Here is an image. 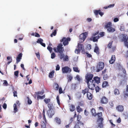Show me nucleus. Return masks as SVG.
Instances as JSON below:
<instances>
[{"label":"nucleus","mask_w":128,"mask_h":128,"mask_svg":"<svg viewBox=\"0 0 128 128\" xmlns=\"http://www.w3.org/2000/svg\"><path fill=\"white\" fill-rule=\"evenodd\" d=\"M76 108L77 112H78L80 113L83 111L82 109L80 107V106H78Z\"/></svg>","instance_id":"cd10ccee"},{"label":"nucleus","mask_w":128,"mask_h":128,"mask_svg":"<svg viewBox=\"0 0 128 128\" xmlns=\"http://www.w3.org/2000/svg\"><path fill=\"white\" fill-rule=\"evenodd\" d=\"M86 54L88 58H90L92 57V55L91 54H88L87 52H86Z\"/></svg>","instance_id":"13d9d810"},{"label":"nucleus","mask_w":128,"mask_h":128,"mask_svg":"<svg viewBox=\"0 0 128 128\" xmlns=\"http://www.w3.org/2000/svg\"><path fill=\"white\" fill-rule=\"evenodd\" d=\"M22 53H20L18 55L16 59V64L18 63L20 61V60L22 58Z\"/></svg>","instance_id":"4468645a"},{"label":"nucleus","mask_w":128,"mask_h":128,"mask_svg":"<svg viewBox=\"0 0 128 128\" xmlns=\"http://www.w3.org/2000/svg\"><path fill=\"white\" fill-rule=\"evenodd\" d=\"M48 106L49 108V109H53L52 108V107L53 106V104L51 102L48 103Z\"/></svg>","instance_id":"c9c22d12"},{"label":"nucleus","mask_w":128,"mask_h":128,"mask_svg":"<svg viewBox=\"0 0 128 128\" xmlns=\"http://www.w3.org/2000/svg\"><path fill=\"white\" fill-rule=\"evenodd\" d=\"M84 104V103L83 101H81L78 102V106H83Z\"/></svg>","instance_id":"ea45409f"},{"label":"nucleus","mask_w":128,"mask_h":128,"mask_svg":"<svg viewBox=\"0 0 128 128\" xmlns=\"http://www.w3.org/2000/svg\"><path fill=\"white\" fill-rule=\"evenodd\" d=\"M115 5V4H111L109 5V6H106L104 7V8L105 9H107L108 8H112L114 7Z\"/></svg>","instance_id":"2f4dec72"},{"label":"nucleus","mask_w":128,"mask_h":128,"mask_svg":"<svg viewBox=\"0 0 128 128\" xmlns=\"http://www.w3.org/2000/svg\"><path fill=\"white\" fill-rule=\"evenodd\" d=\"M104 34L105 33L104 32H100L99 34V37H102L104 35Z\"/></svg>","instance_id":"5fc2aeb1"},{"label":"nucleus","mask_w":128,"mask_h":128,"mask_svg":"<svg viewBox=\"0 0 128 128\" xmlns=\"http://www.w3.org/2000/svg\"><path fill=\"white\" fill-rule=\"evenodd\" d=\"M13 106L14 107V112L16 113L18 111V108H17V106L16 104H14Z\"/></svg>","instance_id":"4c0bfd02"},{"label":"nucleus","mask_w":128,"mask_h":128,"mask_svg":"<svg viewBox=\"0 0 128 128\" xmlns=\"http://www.w3.org/2000/svg\"><path fill=\"white\" fill-rule=\"evenodd\" d=\"M98 117V119L97 120V122H99L100 120H101V121H103L104 119L102 117V113L101 112H98L97 114Z\"/></svg>","instance_id":"9b49d317"},{"label":"nucleus","mask_w":128,"mask_h":128,"mask_svg":"<svg viewBox=\"0 0 128 128\" xmlns=\"http://www.w3.org/2000/svg\"><path fill=\"white\" fill-rule=\"evenodd\" d=\"M107 30L108 31L110 32H113L115 31V29L112 28V26H110L108 28Z\"/></svg>","instance_id":"aec40b11"},{"label":"nucleus","mask_w":128,"mask_h":128,"mask_svg":"<svg viewBox=\"0 0 128 128\" xmlns=\"http://www.w3.org/2000/svg\"><path fill=\"white\" fill-rule=\"evenodd\" d=\"M99 122H100V123L98 124L97 128H98L99 127L100 128H102L103 126V121L102 122L100 120Z\"/></svg>","instance_id":"c85d7f7f"},{"label":"nucleus","mask_w":128,"mask_h":128,"mask_svg":"<svg viewBox=\"0 0 128 128\" xmlns=\"http://www.w3.org/2000/svg\"><path fill=\"white\" fill-rule=\"evenodd\" d=\"M43 42V40L41 38H39L36 41V42L38 43H39L40 44Z\"/></svg>","instance_id":"a19ab883"},{"label":"nucleus","mask_w":128,"mask_h":128,"mask_svg":"<svg viewBox=\"0 0 128 128\" xmlns=\"http://www.w3.org/2000/svg\"><path fill=\"white\" fill-rule=\"evenodd\" d=\"M109 104L111 108H112L114 106V104L112 102H109Z\"/></svg>","instance_id":"052dcab7"},{"label":"nucleus","mask_w":128,"mask_h":128,"mask_svg":"<svg viewBox=\"0 0 128 128\" xmlns=\"http://www.w3.org/2000/svg\"><path fill=\"white\" fill-rule=\"evenodd\" d=\"M112 26V24L111 22H109L106 23L104 26V28H106L107 29L108 28H109L110 26Z\"/></svg>","instance_id":"2eb2a0df"},{"label":"nucleus","mask_w":128,"mask_h":128,"mask_svg":"<svg viewBox=\"0 0 128 128\" xmlns=\"http://www.w3.org/2000/svg\"><path fill=\"white\" fill-rule=\"evenodd\" d=\"M18 71H15L14 72V75L18 77Z\"/></svg>","instance_id":"e2e57ef3"},{"label":"nucleus","mask_w":128,"mask_h":128,"mask_svg":"<svg viewBox=\"0 0 128 128\" xmlns=\"http://www.w3.org/2000/svg\"><path fill=\"white\" fill-rule=\"evenodd\" d=\"M63 45L62 44H60L58 46L57 48V52L63 53L64 51V48L62 47Z\"/></svg>","instance_id":"6e6552de"},{"label":"nucleus","mask_w":128,"mask_h":128,"mask_svg":"<svg viewBox=\"0 0 128 128\" xmlns=\"http://www.w3.org/2000/svg\"><path fill=\"white\" fill-rule=\"evenodd\" d=\"M122 38H121V41L122 42H124L128 40V36L126 34H122Z\"/></svg>","instance_id":"ddd939ff"},{"label":"nucleus","mask_w":128,"mask_h":128,"mask_svg":"<svg viewBox=\"0 0 128 128\" xmlns=\"http://www.w3.org/2000/svg\"><path fill=\"white\" fill-rule=\"evenodd\" d=\"M73 70L74 71L77 72H79L80 70L78 69V68L77 67H74L73 68Z\"/></svg>","instance_id":"58836bf2"},{"label":"nucleus","mask_w":128,"mask_h":128,"mask_svg":"<svg viewBox=\"0 0 128 128\" xmlns=\"http://www.w3.org/2000/svg\"><path fill=\"white\" fill-rule=\"evenodd\" d=\"M45 95H44L42 96L38 95L37 96V100L39 99H42L44 98H45Z\"/></svg>","instance_id":"f704fd0d"},{"label":"nucleus","mask_w":128,"mask_h":128,"mask_svg":"<svg viewBox=\"0 0 128 128\" xmlns=\"http://www.w3.org/2000/svg\"><path fill=\"white\" fill-rule=\"evenodd\" d=\"M109 85V84L108 82L104 81L102 82V88H105L108 86Z\"/></svg>","instance_id":"a211bd4d"},{"label":"nucleus","mask_w":128,"mask_h":128,"mask_svg":"<svg viewBox=\"0 0 128 128\" xmlns=\"http://www.w3.org/2000/svg\"><path fill=\"white\" fill-rule=\"evenodd\" d=\"M92 41L94 42H98V40L100 38V37L99 36H96L92 37Z\"/></svg>","instance_id":"b1692460"},{"label":"nucleus","mask_w":128,"mask_h":128,"mask_svg":"<svg viewBox=\"0 0 128 128\" xmlns=\"http://www.w3.org/2000/svg\"><path fill=\"white\" fill-rule=\"evenodd\" d=\"M114 94L116 95H118L120 94L119 91L118 89L116 88L114 91Z\"/></svg>","instance_id":"c756f323"},{"label":"nucleus","mask_w":128,"mask_h":128,"mask_svg":"<svg viewBox=\"0 0 128 128\" xmlns=\"http://www.w3.org/2000/svg\"><path fill=\"white\" fill-rule=\"evenodd\" d=\"M58 56H59L60 58L62 60L64 58V55L63 53H60V54H58Z\"/></svg>","instance_id":"e433bc0d"},{"label":"nucleus","mask_w":128,"mask_h":128,"mask_svg":"<svg viewBox=\"0 0 128 128\" xmlns=\"http://www.w3.org/2000/svg\"><path fill=\"white\" fill-rule=\"evenodd\" d=\"M109 122H110V123L112 125V127H115L116 126V125L113 124L112 122V120H109Z\"/></svg>","instance_id":"6e6d98bb"},{"label":"nucleus","mask_w":128,"mask_h":128,"mask_svg":"<svg viewBox=\"0 0 128 128\" xmlns=\"http://www.w3.org/2000/svg\"><path fill=\"white\" fill-rule=\"evenodd\" d=\"M70 38L64 37L61 40V42H63V44L64 46L68 45V41H70Z\"/></svg>","instance_id":"423d86ee"},{"label":"nucleus","mask_w":128,"mask_h":128,"mask_svg":"<svg viewBox=\"0 0 128 128\" xmlns=\"http://www.w3.org/2000/svg\"><path fill=\"white\" fill-rule=\"evenodd\" d=\"M47 49L49 50V51L50 52V53H51L52 52V48L50 46H48L47 47Z\"/></svg>","instance_id":"4d7b16f0"},{"label":"nucleus","mask_w":128,"mask_h":128,"mask_svg":"<svg viewBox=\"0 0 128 128\" xmlns=\"http://www.w3.org/2000/svg\"><path fill=\"white\" fill-rule=\"evenodd\" d=\"M62 71L63 73H67L70 72L72 70L68 66H65L62 68Z\"/></svg>","instance_id":"20e7f679"},{"label":"nucleus","mask_w":128,"mask_h":128,"mask_svg":"<svg viewBox=\"0 0 128 128\" xmlns=\"http://www.w3.org/2000/svg\"><path fill=\"white\" fill-rule=\"evenodd\" d=\"M54 89L56 90H58L59 88L58 84L56 82H55L54 83Z\"/></svg>","instance_id":"a878e982"},{"label":"nucleus","mask_w":128,"mask_h":128,"mask_svg":"<svg viewBox=\"0 0 128 128\" xmlns=\"http://www.w3.org/2000/svg\"><path fill=\"white\" fill-rule=\"evenodd\" d=\"M13 96H17V92L16 91H14L13 92Z\"/></svg>","instance_id":"0e129e2a"},{"label":"nucleus","mask_w":128,"mask_h":128,"mask_svg":"<svg viewBox=\"0 0 128 128\" xmlns=\"http://www.w3.org/2000/svg\"><path fill=\"white\" fill-rule=\"evenodd\" d=\"M116 57L115 55H112L110 59L109 60V62L110 64H113L115 61Z\"/></svg>","instance_id":"dca6fc26"},{"label":"nucleus","mask_w":128,"mask_h":128,"mask_svg":"<svg viewBox=\"0 0 128 128\" xmlns=\"http://www.w3.org/2000/svg\"><path fill=\"white\" fill-rule=\"evenodd\" d=\"M27 98L28 99V104H31L32 103V101L28 97Z\"/></svg>","instance_id":"864d4df0"},{"label":"nucleus","mask_w":128,"mask_h":128,"mask_svg":"<svg viewBox=\"0 0 128 128\" xmlns=\"http://www.w3.org/2000/svg\"><path fill=\"white\" fill-rule=\"evenodd\" d=\"M112 41L109 43L107 46L108 48H111L112 45Z\"/></svg>","instance_id":"49530a36"},{"label":"nucleus","mask_w":128,"mask_h":128,"mask_svg":"<svg viewBox=\"0 0 128 128\" xmlns=\"http://www.w3.org/2000/svg\"><path fill=\"white\" fill-rule=\"evenodd\" d=\"M54 70H52L50 72L49 75V77L50 78H52L54 75Z\"/></svg>","instance_id":"7c9ffc66"},{"label":"nucleus","mask_w":128,"mask_h":128,"mask_svg":"<svg viewBox=\"0 0 128 128\" xmlns=\"http://www.w3.org/2000/svg\"><path fill=\"white\" fill-rule=\"evenodd\" d=\"M80 50L78 48L76 49L75 51V52L77 54H79L80 52Z\"/></svg>","instance_id":"bf43d9fd"},{"label":"nucleus","mask_w":128,"mask_h":128,"mask_svg":"<svg viewBox=\"0 0 128 128\" xmlns=\"http://www.w3.org/2000/svg\"><path fill=\"white\" fill-rule=\"evenodd\" d=\"M59 89V92L60 94L62 93L64 94V92L62 91V88L61 87H60L59 88H58Z\"/></svg>","instance_id":"37998d69"},{"label":"nucleus","mask_w":128,"mask_h":128,"mask_svg":"<svg viewBox=\"0 0 128 128\" xmlns=\"http://www.w3.org/2000/svg\"><path fill=\"white\" fill-rule=\"evenodd\" d=\"M91 112L92 116H96L97 114L96 113V110L95 109L92 108L91 110Z\"/></svg>","instance_id":"5701e85b"},{"label":"nucleus","mask_w":128,"mask_h":128,"mask_svg":"<svg viewBox=\"0 0 128 128\" xmlns=\"http://www.w3.org/2000/svg\"><path fill=\"white\" fill-rule=\"evenodd\" d=\"M78 122L76 124H77L78 125H79V124L80 125H84V124L82 122L80 121L79 120H78V117L77 119Z\"/></svg>","instance_id":"79ce46f5"},{"label":"nucleus","mask_w":128,"mask_h":128,"mask_svg":"<svg viewBox=\"0 0 128 128\" xmlns=\"http://www.w3.org/2000/svg\"><path fill=\"white\" fill-rule=\"evenodd\" d=\"M56 30H55L54 32H52L50 34V36L52 37L53 36H56Z\"/></svg>","instance_id":"c03bdc74"},{"label":"nucleus","mask_w":128,"mask_h":128,"mask_svg":"<svg viewBox=\"0 0 128 128\" xmlns=\"http://www.w3.org/2000/svg\"><path fill=\"white\" fill-rule=\"evenodd\" d=\"M101 90V88L98 86H97L95 88V90L96 92H99L100 90Z\"/></svg>","instance_id":"a18cd8bd"},{"label":"nucleus","mask_w":128,"mask_h":128,"mask_svg":"<svg viewBox=\"0 0 128 128\" xmlns=\"http://www.w3.org/2000/svg\"><path fill=\"white\" fill-rule=\"evenodd\" d=\"M40 126L41 128H46V124L44 121H41Z\"/></svg>","instance_id":"bb28decb"},{"label":"nucleus","mask_w":128,"mask_h":128,"mask_svg":"<svg viewBox=\"0 0 128 128\" xmlns=\"http://www.w3.org/2000/svg\"><path fill=\"white\" fill-rule=\"evenodd\" d=\"M64 61H68V56L66 55L63 58Z\"/></svg>","instance_id":"09e8293b"},{"label":"nucleus","mask_w":128,"mask_h":128,"mask_svg":"<svg viewBox=\"0 0 128 128\" xmlns=\"http://www.w3.org/2000/svg\"><path fill=\"white\" fill-rule=\"evenodd\" d=\"M50 118H52L54 114V111L53 109H49L47 112Z\"/></svg>","instance_id":"1a4fd4ad"},{"label":"nucleus","mask_w":128,"mask_h":128,"mask_svg":"<svg viewBox=\"0 0 128 128\" xmlns=\"http://www.w3.org/2000/svg\"><path fill=\"white\" fill-rule=\"evenodd\" d=\"M54 121L58 124H60L61 123V120L59 118L56 117L54 118Z\"/></svg>","instance_id":"412c9836"},{"label":"nucleus","mask_w":128,"mask_h":128,"mask_svg":"<svg viewBox=\"0 0 128 128\" xmlns=\"http://www.w3.org/2000/svg\"><path fill=\"white\" fill-rule=\"evenodd\" d=\"M100 10H95L94 11V14H95V15L96 16H97L98 15V14H99V11H100Z\"/></svg>","instance_id":"de8ad7c7"},{"label":"nucleus","mask_w":128,"mask_h":128,"mask_svg":"<svg viewBox=\"0 0 128 128\" xmlns=\"http://www.w3.org/2000/svg\"><path fill=\"white\" fill-rule=\"evenodd\" d=\"M82 92L84 95L86 93V97L88 100H90L92 99L93 97V95L89 92V89L87 88H86L82 90Z\"/></svg>","instance_id":"f257e3e1"},{"label":"nucleus","mask_w":128,"mask_h":128,"mask_svg":"<svg viewBox=\"0 0 128 128\" xmlns=\"http://www.w3.org/2000/svg\"><path fill=\"white\" fill-rule=\"evenodd\" d=\"M44 101L45 103L46 104H48L50 101V100L49 98H45L44 100Z\"/></svg>","instance_id":"473e14b6"},{"label":"nucleus","mask_w":128,"mask_h":128,"mask_svg":"<svg viewBox=\"0 0 128 128\" xmlns=\"http://www.w3.org/2000/svg\"><path fill=\"white\" fill-rule=\"evenodd\" d=\"M87 34L86 32L80 34V39L83 40V42L84 41L87 37Z\"/></svg>","instance_id":"f8f14e48"},{"label":"nucleus","mask_w":128,"mask_h":128,"mask_svg":"<svg viewBox=\"0 0 128 128\" xmlns=\"http://www.w3.org/2000/svg\"><path fill=\"white\" fill-rule=\"evenodd\" d=\"M84 114L86 116H88L89 114V112L88 111H87L86 110H84Z\"/></svg>","instance_id":"338daca9"},{"label":"nucleus","mask_w":128,"mask_h":128,"mask_svg":"<svg viewBox=\"0 0 128 128\" xmlns=\"http://www.w3.org/2000/svg\"><path fill=\"white\" fill-rule=\"evenodd\" d=\"M94 79L95 82L98 84L100 82V78L98 76H96L94 78Z\"/></svg>","instance_id":"6ab92c4d"},{"label":"nucleus","mask_w":128,"mask_h":128,"mask_svg":"<svg viewBox=\"0 0 128 128\" xmlns=\"http://www.w3.org/2000/svg\"><path fill=\"white\" fill-rule=\"evenodd\" d=\"M76 78L78 81H80V76L79 75H76Z\"/></svg>","instance_id":"774afa93"},{"label":"nucleus","mask_w":128,"mask_h":128,"mask_svg":"<svg viewBox=\"0 0 128 128\" xmlns=\"http://www.w3.org/2000/svg\"><path fill=\"white\" fill-rule=\"evenodd\" d=\"M78 48L80 51L84 49V46L82 44L78 43Z\"/></svg>","instance_id":"4be33fe9"},{"label":"nucleus","mask_w":128,"mask_h":128,"mask_svg":"<svg viewBox=\"0 0 128 128\" xmlns=\"http://www.w3.org/2000/svg\"><path fill=\"white\" fill-rule=\"evenodd\" d=\"M104 67V64L103 62H99L96 67V72H99L103 69Z\"/></svg>","instance_id":"7ed1b4c3"},{"label":"nucleus","mask_w":128,"mask_h":128,"mask_svg":"<svg viewBox=\"0 0 128 128\" xmlns=\"http://www.w3.org/2000/svg\"><path fill=\"white\" fill-rule=\"evenodd\" d=\"M96 46L94 48V51L97 54L99 55L100 54L99 48L96 44Z\"/></svg>","instance_id":"f3484780"},{"label":"nucleus","mask_w":128,"mask_h":128,"mask_svg":"<svg viewBox=\"0 0 128 128\" xmlns=\"http://www.w3.org/2000/svg\"><path fill=\"white\" fill-rule=\"evenodd\" d=\"M99 110H101L102 112L104 111V108L102 106H100L98 108Z\"/></svg>","instance_id":"680f3d73"},{"label":"nucleus","mask_w":128,"mask_h":128,"mask_svg":"<svg viewBox=\"0 0 128 128\" xmlns=\"http://www.w3.org/2000/svg\"><path fill=\"white\" fill-rule=\"evenodd\" d=\"M116 109L118 112H122L124 110V107L122 105H118L116 106Z\"/></svg>","instance_id":"9d476101"},{"label":"nucleus","mask_w":128,"mask_h":128,"mask_svg":"<svg viewBox=\"0 0 128 128\" xmlns=\"http://www.w3.org/2000/svg\"><path fill=\"white\" fill-rule=\"evenodd\" d=\"M44 92V90H42L41 92L38 91L37 92V94H38L42 95Z\"/></svg>","instance_id":"3c124183"},{"label":"nucleus","mask_w":128,"mask_h":128,"mask_svg":"<svg viewBox=\"0 0 128 128\" xmlns=\"http://www.w3.org/2000/svg\"><path fill=\"white\" fill-rule=\"evenodd\" d=\"M108 78V75L106 74H104L103 77V78L104 80H106Z\"/></svg>","instance_id":"603ef678"},{"label":"nucleus","mask_w":128,"mask_h":128,"mask_svg":"<svg viewBox=\"0 0 128 128\" xmlns=\"http://www.w3.org/2000/svg\"><path fill=\"white\" fill-rule=\"evenodd\" d=\"M70 111L73 112L75 110V106L74 105L71 104L70 106Z\"/></svg>","instance_id":"393cba45"},{"label":"nucleus","mask_w":128,"mask_h":128,"mask_svg":"<svg viewBox=\"0 0 128 128\" xmlns=\"http://www.w3.org/2000/svg\"><path fill=\"white\" fill-rule=\"evenodd\" d=\"M108 102V99L106 96H102L100 99V102L102 104H106Z\"/></svg>","instance_id":"39448f33"},{"label":"nucleus","mask_w":128,"mask_h":128,"mask_svg":"<svg viewBox=\"0 0 128 128\" xmlns=\"http://www.w3.org/2000/svg\"><path fill=\"white\" fill-rule=\"evenodd\" d=\"M56 56V55L55 53L54 52H52L51 54V58L52 59H53Z\"/></svg>","instance_id":"8fccbe9b"},{"label":"nucleus","mask_w":128,"mask_h":128,"mask_svg":"<svg viewBox=\"0 0 128 128\" xmlns=\"http://www.w3.org/2000/svg\"><path fill=\"white\" fill-rule=\"evenodd\" d=\"M93 76V75L92 74L90 73H88L85 76V78L86 80V82L87 84H88L91 81L92 82V80Z\"/></svg>","instance_id":"f03ea898"},{"label":"nucleus","mask_w":128,"mask_h":128,"mask_svg":"<svg viewBox=\"0 0 128 128\" xmlns=\"http://www.w3.org/2000/svg\"><path fill=\"white\" fill-rule=\"evenodd\" d=\"M124 96V97H128V91L126 90H124L123 92Z\"/></svg>","instance_id":"72a5a7b5"},{"label":"nucleus","mask_w":128,"mask_h":128,"mask_svg":"<svg viewBox=\"0 0 128 128\" xmlns=\"http://www.w3.org/2000/svg\"><path fill=\"white\" fill-rule=\"evenodd\" d=\"M94 81L93 80H92V82L90 81V83L89 82L88 84H87L88 88L89 89H90L92 90H93L94 89V88L95 87L96 85L94 83Z\"/></svg>","instance_id":"0eeeda50"},{"label":"nucleus","mask_w":128,"mask_h":128,"mask_svg":"<svg viewBox=\"0 0 128 128\" xmlns=\"http://www.w3.org/2000/svg\"><path fill=\"white\" fill-rule=\"evenodd\" d=\"M60 69V66L59 64H57L56 66V70H59Z\"/></svg>","instance_id":"69168bd1"}]
</instances>
